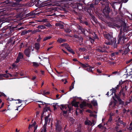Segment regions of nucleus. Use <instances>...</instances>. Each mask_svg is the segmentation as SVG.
<instances>
[{
	"label": "nucleus",
	"mask_w": 132,
	"mask_h": 132,
	"mask_svg": "<svg viewBox=\"0 0 132 132\" xmlns=\"http://www.w3.org/2000/svg\"><path fill=\"white\" fill-rule=\"evenodd\" d=\"M41 61L42 63L43 64L46 65V64H47L48 66H47V68H46V69L48 72L50 73L51 76L54 78L53 76V74H55V73L53 72L51 68L48 59L47 57H44L43 58L42 60H41Z\"/></svg>",
	"instance_id": "f257e3e1"
},
{
	"label": "nucleus",
	"mask_w": 132,
	"mask_h": 132,
	"mask_svg": "<svg viewBox=\"0 0 132 132\" xmlns=\"http://www.w3.org/2000/svg\"><path fill=\"white\" fill-rule=\"evenodd\" d=\"M104 35L105 37L109 41V42H106V44L108 45H111L113 42V39L112 33L111 32L109 33L105 32L104 33Z\"/></svg>",
	"instance_id": "f03ea898"
},
{
	"label": "nucleus",
	"mask_w": 132,
	"mask_h": 132,
	"mask_svg": "<svg viewBox=\"0 0 132 132\" xmlns=\"http://www.w3.org/2000/svg\"><path fill=\"white\" fill-rule=\"evenodd\" d=\"M3 32L6 33L7 35H11L13 31V29L10 26H6L2 29Z\"/></svg>",
	"instance_id": "7ed1b4c3"
},
{
	"label": "nucleus",
	"mask_w": 132,
	"mask_h": 132,
	"mask_svg": "<svg viewBox=\"0 0 132 132\" xmlns=\"http://www.w3.org/2000/svg\"><path fill=\"white\" fill-rule=\"evenodd\" d=\"M122 29L120 30V34L118 35V44H119L121 43V44H123L125 43V40L126 39L125 35H122Z\"/></svg>",
	"instance_id": "20e7f679"
},
{
	"label": "nucleus",
	"mask_w": 132,
	"mask_h": 132,
	"mask_svg": "<svg viewBox=\"0 0 132 132\" xmlns=\"http://www.w3.org/2000/svg\"><path fill=\"white\" fill-rule=\"evenodd\" d=\"M50 115V114H48V115L46 116L45 119V123L44 124V125L43 127L42 128V129L41 131V132H46V126L47 124V122L48 121V118L49 117Z\"/></svg>",
	"instance_id": "39448f33"
},
{
	"label": "nucleus",
	"mask_w": 132,
	"mask_h": 132,
	"mask_svg": "<svg viewBox=\"0 0 132 132\" xmlns=\"http://www.w3.org/2000/svg\"><path fill=\"white\" fill-rule=\"evenodd\" d=\"M23 54L20 52L19 53L18 56L15 61V63H18L20 61V59H23Z\"/></svg>",
	"instance_id": "423d86ee"
},
{
	"label": "nucleus",
	"mask_w": 132,
	"mask_h": 132,
	"mask_svg": "<svg viewBox=\"0 0 132 132\" xmlns=\"http://www.w3.org/2000/svg\"><path fill=\"white\" fill-rule=\"evenodd\" d=\"M31 47H29L28 48L26 49L24 51V53L28 57H29L30 54L31 48Z\"/></svg>",
	"instance_id": "0eeeda50"
},
{
	"label": "nucleus",
	"mask_w": 132,
	"mask_h": 132,
	"mask_svg": "<svg viewBox=\"0 0 132 132\" xmlns=\"http://www.w3.org/2000/svg\"><path fill=\"white\" fill-rule=\"evenodd\" d=\"M117 96H119L120 97L121 96L122 99H123L125 97V92L124 91L123 89L121 90Z\"/></svg>",
	"instance_id": "6e6552de"
},
{
	"label": "nucleus",
	"mask_w": 132,
	"mask_h": 132,
	"mask_svg": "<svg viewBox=\"0 0 132 132\" xmlns=\"http://www.w3.org/2000/svg\"><path fill=\"white\" fill-rule=\"evenodd\" d=\"M56 129L57 131H61V127L59 124V122H57L56 125Z\"/></svg>",
	"instance_id": "1a4fd4ad"
},
{
	"label": "nucleus",
	"mask_w": 132,
	"mask_h": 132,
	"mask_svg": "<svg viewBox=\"0 0 132 132\" xmlns=\"http://www.w3.org/2000/svg\"><path fill=\"white\" fill-rule=\"evenodd\" d=\"M108 48V47H105V46L104 47L102 48L101 47L98 48V51L100 52H105V48Z\"/></svg>",
	"instance_id": "9d476101"
},
{
	"label": "nucleus",
	"mask_w": 132,
	"mask_h": 132,
	"mask_svg": "<svg viewBox=\"0 0 132 132\" xmlns=\"http://www.w3.org/2000/svg\"><path fill=\"white\" fill-rule=\"evenodd\" d=\"M115 97L118 100L120 104L123 105L124 104V102L121 100L119 96H117V95H115Z\"/></svg>",
	"instance_id": "9b49d317"
},
{
	"label": "nucleus",
	"mask_w": 132,
	"mask_h": 132,
	"mask_svg": "<svg viewBox=\"0 0 132 132\" xmlns=\"http://www.w3.org/2000/svg\"><path fill=\"white\" fill-rule=\"evenodd\" d=\"M65 47L67 49L68 51L72 53L73 54H75L74 52L72 50V49L70 48L68 46H65Z\"/></svg>",
	"instance_id": "f8f14e48"
},
{
	"label": "nucleus",
	"mask_w": 132,
	"mask_h": 132,
	"mask_svg": "<svg viewBox=\"0 0 132 132\" xmlns=\"http://www.w3.org/2000/svg\"><path fill=\"white\" fill-rule=\"evenodd\" d=\"M67 105H61L60 108L62 111L66 110L67 109Z\"/></svg>",
	"instance_id": "ddd939ff"
},
{
	"label": "nucleus",
	"mask_w": 132,
	"mask_h": 132,
	"mask_svg": "<svg viewBox=\"0 0 132 132\" xmlns=\"http://www.w3.org/2000/svg\"><path fill=\"white\" fill-rule=\"evenodd\" d=\"M79 103V102H76L73 101L72 102V104L73 106L75 107H78V106Z\"/></svg>",
	"instance_id": "4468645a"
},
{
	"label": "nucleus",
	"mask_w": 132,
	"mask_h": 132,
	"mask_svg": "<svg viewBox=\"0 0 132 132\" xmlns=\"http://www.w3.org/2000/svg\"><path fill=\"white\" fill-rule=\"evenodd\" d=\"M86 105V102L83 101L81 103L80 105V107L81 108H83L85 107Z\"/></svg>",
	"instance_id": "2eb2a0df"
},
{
	"label": "nucleus",
	"mask_w": 132,
	"mask_h": 132,
	"mask_svg": "<svg viewBox=\"0 0 132 132\" xmlns=\"http://www.w3.org/2000/svg\"><path fill=\"white\" fill-rule=\"evenodd\" d=\"M110 59L111 60H113L115 59V54L114 53H112L110 55Z\"/></svg>",
	"instance_id": "dca6fc26"
},
{
	"label": "nucleus",
	"mask_w": 132,
	"mask_h": 132,
	"mask_svg": "<svg viewBox=\"0 0 132 132\" xmlns=\"http://www.w3.org/2000/svg\"><path fill=\"white\" fill-rule=\"evenodd\" d=\"M55 26H59L60 28L61 29L64 28V26L62 24L58 22L55 24Z\"/></svg>",
	"instance_id": "f3484780"
},
{
	"label": "nucleus",
	"mask_w": 132,
	"mask_h": 132,
	"mask_svg": "<svg viewBox=\"0 0 132 132\" xmlns=\"http://www.w3.org/2000/svg\"><path fill=\"white\" fill-rule=\"evenodd\" d=\"M33 66L35 68H37L39 66V65L40 64V63H38L37 62H33L32 63Z\"/></svg>",
	"instance_id": "a211bd4d"
},
{
	"label": "nucleus",
	"mask_w": 132,
	"mask_h": 132,
	"mask_svg": "<svg viewBox=\"0 0 132 132\" xmlns=\"http://www.w3.org/2000/svg\"><path fill=\"white\" fill-rule=\"evenodd\" d=\"M110 106H111L113 109H115V106L116 105V103L115 102H112L110 103Z\"/></svg>",
	"instance_id": "6ab92c4d"
},
{
	"label": "nucleus",
	"mask_w": 132,
	"mask_h": 132,
	"mask_svg": "<svg viewBox=\"0 0 132 132\" xmlns=\"http://www.w3.org/2000/svg\"><path fill=\"white\" fill-rule=\"evenodd\" d=\"M81 67L82 68H86L89 67V65L88 63L83 64L82 63H80Z\"/></svg>",
	"instance_id": "aec40b11"
},
{
	"label": "nucleus",
	"mask_w": 132,
	"mask_h": 132,
	"mask_svg": "<svg viewBox=\"0 0 132 132\" xmlns=\"http://www.w3.org/2000/svg\"><path fill=\"white\" fill-rule=\"evenodd\" d=\"M66 40L64 39H63L61 38H60L58 39L57 40V42L60 43H61L63 42H65Z\"/></svg>",
	"instance_id": "412c9836"
},
{
	"label": "nucleus",
	"mask_w": 132,
	"mask_h": 132,
	"mask_svg": "<svg viewBox=\"0 0 132 132\" xmlns=\"http://www.w3.org/2000/svg\"><path fill=\"white\" fill-rule=\"evenodd\" d=\"M85 124L88 126L91 125V121L88 120H87L85 122Z\"/></svg>",
	"instance_id": "4be33fe9"
},
{
	"label": "nucleus",
	"mask_w": 132,
	"mask_h": 132,
	"mask_svg": "<svg viewBox=\"0 0 132 132\" xmlns=\"http://www.w3.org/2000/svg\"><path fill=\"white\" fill-rule=\"evenodd\" d=\"M40 48V44L39 43H36L35 44V48L38 50Z\"/></svg>",
	"instance_id": "5701e85b"
},
{
	"label": "nucleus",
	"mask_w": 132,
	"mask_h": 132,
	"mask_svg": "<svg viewBox=\"0 0 132 132\" xmlns=\"http://www.w3.org/2000/svg\"><path fill=\"white\" fill-rule=\"evenodd\" d=\"M78 28L79 30V31L80 30L81 31V32L82 33H84L85 32V30L82 27L79 26L78 27Z\"/></svg>",
	"instance_id": "b1692460"
},
{
	"label": "nucleus",
	"mask_w": 132,
	"mask_h": 132,
	"mask_svg": "<svg viewBox=\"0 0 132 132\" xmlns=\"http://www.w3.org/2000/svg\"><path fill=\"white\" fill-rule=\"evenodd\" d=\"M123 30L124 32H126L128 30V28L127 27V26L126 24H124L123 26Z\"/></svg>",
	"instance_id": "393cba45"
},
{
	"label": "nucleus",
	"mask_w": 132,
	"mask_h": 132,
	"mask_svg": "<svg viewBox=\"0 0 132 132\" xmlns=\"http://www.w3.org/2000/svg\"><path fill=\"white\" fill-rule=\"evenodd\" d=\"M117 88V87H116L115 88L112 89H111V90H112V95L114 93L115 96V95H116L115 94L116 92V89Z\"/></svg>",
	"instance_id": "a878e982"
},
{
	"label": "nucleus",
	"mask_w": 132,
	"mask_h": 132,
	"mask_svg": "<svg viewBox=\"0 0 132 132\" xmlns=\"http://www.w3.org/2000/svg\"><path fill=\"white\" fill-rule=\"evenodd\" d=\"M38 28H40L41 29H44L46 28V27L44 25H39L37 27Z\"/></svg>",
	"instance_id": "bb28decb"
},
{
	"label": "nucleus",
	"mask_w": 132,
	"mask_h": 132,
	"mask_svg": "<svg viewBox=\"0 0 132 132\" xmlns=\"http://www.w3.org/2000/svg\"><path fill=\"white\" fill-rule=\"evenodd\" d=\"M52 37L50 36L45 37L43 39V41H45L48 39H50Z\"/></svg>",
	"instance_id": "cd10ccee"
},
{
	"label": "nucleus",
	"mask_w": 132,
	"mask_h": 132,
	"mask_svg": "<svg viewBox=\"0 0 132 132\" xmlns=\"http://www.w3.org/2000/svg\"><path fill=\"white\" fill-rule=\"evenodd\" d=\"M48 110H49V108H48L46 107L44 108V112L43 113V114H42L41 116V118L42 117H43V114H44L45 112H46Z\"/></svg>",
	"instance_id": "c85d7f7f"
},
{
	"label": "nucleus",
	"mask_w": 132,
	"mask_h": 132,
	"mask_svg": "<svg viewBox=\"0 0 132 132\" xmlns=\"http://www.w3.org/2000/svg\"><path fill=\"white\" fill-rule=\"evenodd\" d=\"M92 103L95 106L97 105V101L95 100H93L92 101Z\"/></svg>",
	"instance_id": "c756f323"
},
{
	"label": "nucleus",
	"mask_w": 132,
	"mask_h": 132,
	"mask_svg": "<svg viewBox=\"0 0 132 132\" xmlns=\"http://www.w3.org/2000/svg\"><path fill=\"white\" fill-rule=\"evenodd\" d=\"M129 51V49L128 47L126 48H125V50L124 51V53L125 54H127L128 52Z\"/></svg>",
	"instance_id": "7c9ffc66"
},
{
	"label": "nucleus",
	"mask_w": 132,
	"mask_h": 132,
	"mask_svg": "<svg viewBox=\"0 0 132 132\" xmlns=\"http://www.w3.org/2000/svg\"><path fill=\"white\" fill-rule=\"evenodd\" d=\"M65 31L67 33H69L71 31V30L69 28L65 30Z\"/></svg>",
	"instance_id": "2f4dec72"
},
{
	"label": "nucleus",
	"mask_w": 132,
	"mask_h": 132,
	"mask_svg": "<svg viewBox=\"0 0 132 132\" xmlns=\"http://www.w3.org/2000/svg\"><path fill=\"white\" fill-rule=\"evenodd\" d=\"M75 81L73 82L71 86H72V88H71V87H70L69 88L70 91L74 88V85L75 84Z\"/></svg>",
	"instance_id": "473e14b6"
},
{
	"label": "nucleus",
	"mask_w": 132,
	"mask_h": 132,
	"mask_svg": "<svg viewBox=\"0 0 132 132\" xmlns=\"http://www.w3.org/2000/svg\"><path fill=\"white\" fill-rule=\"evenodd\" d=\"M116 125V126L115 128V129H116V130H118V129L119 128V126H120V125L118 123H117Z\"/></svg>",
	"instance_id": "72a5a7b5"
},
{
	"label": "nucleus",
	"mask_w": 132,
	"mask_h": 132,
	"mask_svg": "<svg viewBox=\"0 0 132 132\" xmlns=\"http://www.w3.org/2000/svg\"><path fill=\"white\" fill-rule=\"evenodd\" d=\"M127 77H129V78H132V74L129 73V74H127Z\"/></svg>",
	"instance_id": "f704fd0d"
},
{
	"label": "nucleus",
	"mask_w": 132,
	"mask_h": 132,
	"mask_svg": "<svg viewBox=\"0 0 132 132\" xmlns=\"http://www.w3.org/2000/svg\"><path fill=\"white\" fill-rule=\"evenodd\" d=\"M85 48H79V51L81 52L84 51H85Z\"/></svg>",
	"instance_id": "c9c22d12"
},
{
	"label": "nucleus",
	"mask_w": 132,
	"mask_h": 132,
	"mask_svg": "<svg viewBox=\"0 0 132 132\" xmlns=\"http://www.w3.org/2000/svg\"><path fill=\"white\" fill-rule=\"evenodd\" d=\"M95 121L94 120H92V122H91V126H92V125L94 126L95 125Z\"/></svg>",
	"instance_id": "e433bc0d"
},
{
	"label": "nucleus",
	"mask_w": 132,
	"mask_h": 132,
	"mask_svg": "<svg viewBox=\"0 0 132 132\" xmlns=\"http://www.w3.org/2000/svg\"><path fill=\"white\" fill-rule=\"evenodd\" d=\"M112 117L111 116H110V117L109 118V120L107 123H109L111 122V121L112 120Z\"/></svg>",
	"instance_id": "4c0bfd02"
},
{
	"label": "nucleus",
	"mask_w": 132,
	"mask_h": 132,
	"mask_svg": "<svg viewBox=\"0 0 132 132\" xmlns=\"http://www.w3.org/2000/svg\"><path fill=\"white\" fill-rule=\"evenodd\" d=\"M119 122L121 124H122L124 126H125L126 125L125 123L123 122L122 120L119 121Z\"/></svg>",
	"instance_id": "58836bf2"
},
{
	"label": "nucleus",
	"mask_w": 132,
	"mask_h": 132,
	"mask_svg": "<svg viewBox=\"0 0 132 132\" xmlns=\"http://www.w3.org/2000/svg\"><path fill=\"white\" fill-rule=\"evenodd\" d=\"M3 96L4 97H6V95L3 93L0 92V96Z\"/></svg>",
	"instance_id": "ea45409f"
},
{
	"label": "nucleus",
	"mask_w": 132,
	"mask_h": 132,
	"mask_svg": "<svg viewBox=\"0 0 132 132\" xmlns=\"http://www.w3.org/2000/svg\"><path fill=\"white\" fill-rule=\"evenodd\" d=\"M86 70L87 71H88L89 72H92V70L91 69V68H87L86 69Z\"/></svg>",
	"instance_id": "a19ab883"
},
{
	"label": "nucleus",
	"mask_w": 132,
	"mask_h": 132,
	"mask_svg": "<svg viewBox=\"0 0 132 132\" xmlns=\"http://www.w3.org/2000/svg\"><path fill=\"white\" fill-rule=\"evenodd\" d=\"M67 110L63 111V115L64 116H65V114L67 113Z\"/></svg>",
	"instance_id": "79ce46f5"
},
{
	"label": "nucleus",
	"mask_w": 132,
	"mask_h": 132,
	"mask_svg": "<svg viewBox=\"0 0 132 132\" xmlns=\"http://www.w3.org/2000/svg\"><path fill=\"white\" fill-rule=\"evenodd\" d=\"M89 40H90V42H91L92 43H93L94 42V39H92L90 37L89 38Z\"/></svg>",
	"instance_id": "37998d69"
},
{
	"label": "nucleus",
	"mask_w": 132,
	"mask_h": 132,
	"mask_svg": "<svg viewBox=\"0 0 132 132\" xmlns=\"http://www.w3.org/2000/svg\"><path fill=\"white\" fill-rule=\"evenodd\" d=\"M49 94V93L48 92H46L45 91H44L43 92V94L44 95L48 94Z\"/></svg>",
	"instance_id": "c03bdc74"
},
{
	"label": "nucleus",
	"mask_w": 132,
	"mask_h": 132,
	"mask_svg": "<svg viewBox=\"0 0 132 132\" xmlns=\"http://www.w3.org/2000/svg\"><path fill=\"white\" fill-rule=\"evenodd\" d=\"M129 129L130 130H132V122L130 124V126L129 127Z\"/></svg>",
	"instance_id": "a18cd8bd"
},
{
	"label": "nucleus",
	"mask_w": 132,
	"mask_h": 132,
	"mask_svg": "<svg viewBox=\"0 0 132 132\" xmlns=\"http://www.w3.org/2000/svg\"><path fill=\"white\" fill-rule=\"evenodd\" d=\"M36 29L32 31L31 32V33L32 34H34L37 32Z\"/></svg>",
	"instance_id": "49530a36"
},
{
	"label": "nucleus",
	"mask_w": 132,
	"mask_h": 132,
	"mask_svg": "<svg viewBox=\"0 0 132 132\" xmlns=\"http://www.w3.org/2000/svg\"><path fill=\"white\" fill-rule=\"evenodd\" d=\"M3 77H5L6 78H7L9 77V76L7 74H3Z\"/></svg>",
	"instance_id": "de8ad7c7"
},
{
	"label": "nucleus",
	"mask_w": 132,
	"mask_h": 132,
	"mask_svg": "<svg viewBox=\"0 0 132 132\" xmlns=\"http://www.w3.org/2000/svg\"><path fill=\"white\" fill-rule=\"evenodd\" d=\"M41 37L40 36V35H39V38H38L37 39V41L38 42H39L41 40Z\"/></svg>",
	"instance_id": "09e8293b"
},
{
	"label": "nucleus",
	"mask_w": 132,
	"mask_h": 132,
	"mask_svg": "<svg viewBox=\"0 0 132 132\" xmlns=\"http://www.w3.org/2000/svg\"><path fill=\"white\" fill-rule=\"evenodd\" d=\"M16 101L18 102V103H21L22 101H21V100L20 99H18V100H16Z\"/></svg>",
	"instance_id": "8fccbe9b"
},
{
	"label": "nucleus",
	"mask_w": 132,
	"mask_h": 132,
	"mask_svg": "<svg viewBox=\"0 0 132 132\" xmlns=\"http://www.w3.org/2000/svg\"><path fill=\"white\" fill-rule=\"evenodd\" d=\"M89 58V56L87 55L85 56H84V58L85 59L87 60V59H88Z\"/></svg>",
	"instance_id": "3c124183"
},
{
	"label": "nucleus",
	"mask_w": 132,
	"mask_h": 132,
	"mask_svg": "<svg viewBox=\"0 0 132 132\" xmlns=\"http://www.w3.org/2000/svg\"><path fill=\"white\" fill-rule=\"evenodd\" d=\"M3 79V74H0V80Z\"/></svg>",
	"instance_id": "603ef678"
},
{
	"label": "nucleus",
	"mask_w": 132,
	"mask_h": 132,
	"mask_svg": "<svg viewBox=\"0 0 132 132\" xmlns=\"http://www.w3.org/2000/svg\"><path fill=\"white\" fill-rule=\"evenodd\" d=\"M83 40V38L82 37H80L79 40L80 42H82V40Z\"/></svg>",
	"instance_id": "864d4df0"
},
{
	"label": "nucleus",
	"mask_w": 132,
	"mask_h": 132,
	"mask_svg": "<svg viewBox=\"0 0 132 132\" xmlns=\"http://www.w3.org/2000/svg\"><path fill=\"white\" fill-rule=\"evenodd\" d=\"M97 71L99 73H101L102 72V71L101 70H100L99 69H97Z\"/></svg>",
	"instance_id": "5fc2aeb1"
},
{
	"label": "nucleus",
	"mask_w": 132,
	"mask_h": 132,
	"mask_svg": "<svg viewBox=\"0 0 132 132\" xmlns=\"http://www.w3.org/2000/svg\"><path fill=\"white\" fill-rule=\"evenodd\" d=\"M74 37L76 38H79V37L78 35H74Z\"/></svg>",
	"instance_id": "6e6d98bb"
},
{
	"label": "nucleus",
	"mask_w": 132,
	"mask_h": 132,
	"mask_svg": "<svg viewBox=\"0 0 132 132\" xmlns=\"http://www.w3.org/2000/svg\"><path fill=\"white\" fill-rule=\"evenodd\" d=\"M123 83V81H122V80H121L119 81V85H122Z\"/></svg>",
	"instance_id": "4d7b16f0"
},
{
	"label": "nucleus",
	"mask_w": 132,
	"mask_h": 132,
	"mask_svg": "<svg viewBox=\"0 0 132 132\" xmlns=\"http://www.w3.org/2000/svg\"><path fill=\"white\" fill-rule=\"evenodd\" d=\"M101 0H95V3L96 4H97L98 2L100 1Z\"/></svg>",
	"instance_id": "13d9d810"
},
{
	"label": "nucleus",
	"mask_w": 132,
	"mask_h": 132,
	"mask_svg": "<svg viewBox=\"0 0 132 132\" xmlns=\"http://www.w3.org/2000/svg\"><path fill=\"white\" fill-rule=\"evenodd\" d=\"M132 61V59L126 62V63L127 64L131 62Z\"/></svg>",
	"instance_id": "bf43d9fd"
},
{
	"label": "nucleus",
	"mask_w": 132,
	"mask_h": 132,
	"mask_svg": "<svg viewBox=\"0 0 132 132\" xmlns=\"http://www.w3.org/2000/svg\"><path fill=\"white\" fill-rule=\"evenodd\" d=\"M14 3V4H12V5L13 6H14L18 5V4H17L16 3Z\"/></svg>",
	"instance_id": "052dcab7"
},
{
	"label": "nucleus",
	"mask_w": 132,
	"mask_h": 132,
	"mask_svg": "<svg viewBox=\"0 0 132 132\" xmlns=\"http://www.w3.org/2000/svg\"><path fill=\"white\" fill-rule=\"evenodd\" d=\"M12 66L13 67H17V65L15 64H13L12 65Z\"/></svg>",
	"instance_id": "680f3d73"
},
{
	"label": "nucleus",
	"mask_w": 132,
	"mask_h": 132,
	"mask_svg": "<svg viewBox=\"0 0 132 132\" xmlns=\"http://www.w3.org/2000/svg\"><path fill=\"white\" fill-rule=\"evenodd\" d=\"M102 126L101 124H100L98 126V127H99L100 128H101L102 127Z\"/></svg>",
	"instance_id": "e2e57ef3"
},
{
	"label": "nucleus",
	"mask_w": 132,
	"mask_h": 132,
	"mask_svg": "<svg viewBox=\"0 0 132 132\" xmlns=\"http://www.w3.org/2000/svg\"><path fill=\"white\" fill-rule=\"evenodd\" d=\"M53 107L54 108V110H56V109H57V108H56V105H53Z\"/></svg>",
	"instance_id": "0e129e2a"
},
{
	"label": "nucleus",
	"mask_w": 132,
	"mask_h": 132,
	"mask_svg": "<svg viewBox=\"0 0 132 132\" xmlns=\"http://www.w3.org/2000/svg\"><path fill=\"white\" fill-rule=\"evenodd\" d=\"M67 43H64V44H63L62 45V46H67Z\"/></svg>",
	"instance_id": "69168bd1"
},
{
	"label": "nucleus",
	"mask_w": 132,
	"mask_h": 132,
	"mask_svg": "<svg viewBox=\"0 0 132 132\" xmlns=\"http://www.w3.org/2000/svg\"><path fill=\"white\" fill-rule=\"evenodd\" d=\"M33 126L32 125H30L29 126V129L30 128H31Z\"/></svg>",
	"instance_id": "338daca9"
},
{
	"label": "nucleus",
	"mask_w": 132,
	"mask_h": 132,
	"mask_svg": "<svg viewBox=\"0 0 132 132\" xmlns=\"http://www.w3.org/2000/svg\"><path fill=\"white\" fill-rule=\"evenodd\" d=\"M4 104L3 103L2 104V105L1 107H0V109H1L3 107V106H4Z\"/></svg>",
	"instance_id": "774afa93"
}]
</instances>
